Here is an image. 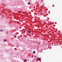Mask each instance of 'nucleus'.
Masks as SVG:
<instances>
[{
  "label": "nucleus",
  "instance_id": "obj_5",
  "mask_svg": "<svg viewBox=\"0 0 62 62\" xmlns=\"http://www.w3.org/2000/svg\"><path fill=\"white\" fill-rule=\"evenodd\" d=\"M28 5H30V2H29L28 3Z\"/></svg>",
  "mask_w": 62,
  "mask_h": 62
},
{
  "label": "nucleus",
  "instance_id": "obj_2",
  "mask_svg": "<svg viewBox=\"0 0 62 62\" xmlns=\"http://www.w3.org/2000/svg\"><path fill=\"white\" fill-rule=\"evenodd\" d=\"M39 61H41V59L40 58L39 59Z\"/></svg>",
  "mask_w": 62,
  "mask_h": 62
},
{
  "label": "nucleus",
  "instance_id": "obj_1",
  "mask_svg": "<svg viewBox=\"0 0 62 62\" xmlns=\"http://www.w3.org/2000/svg\"><path fill=\"white\" fill-rule=\"evenodd\" d=\"M29 34H31V31H29Z\"/></svg>",
  "mask_w": 62,
  "mask_h": 62
},
{
  "label": "nucleus",
  "instance_id": "obj_7",
  "mask_svg": "<svg viewBox=\"0 0 62 62\" xmlns=\"http://www.w3.org/2000/svg\"><path fill=\"white\" fill-rule=\"evenodd\" d=\"M1 31H3V30H1Z\"/></svg>",
  "mask_w": 62,
  "mask_h": 62
},
{
  "label": "nucleus",
  "instance_id": "obj_3",
  "mask_svg": "<svg viewBox=\"0 0 62 62\" xmlns=\"http://www.w3.org/2000/svg\"><path fill=\"white\" fill-rule=\"evenodd\" d=\"M4 42H5V41H7V40H6V39H4Z\"/></svg>",
  "mask_w": 62,
  "mask_h": 62
},
{
  "label": "nucleus",
  "instance_id": "obj_4",
  "mask_svg": "<svg viewBox=\"0 0 62 62\" xmlns=\"http://www.w3.org/2000/svg\"><path fill=\"white\" fill-rule=\"evenodd\" d=\"M35 51H34L33 52V53L35 54Z\"/></svg>",
  "mask_w": 62,
  "mask_h": 62
},
{
  "label": "nucleus",
  "instance_id": "obj_6",
  "mask_svg": "<svg viewBox=\"0 0 62 62\" xmlns=\"http://www.w3.org/2000/svg\"><path fill=\"white\" fill-rule=\"evenodd\" d=\"M26 61V60L25 59L24 60V62H25V61Z\"/></svg>",
  "mask_w": 62,
  "mask_h": 62
},
{
  "label": "nucleus",
  "instance_id": "obj_10",
  "mask_svg": "<svg viewBox=\"0 0 62 62\" xmlns=\"http://www.w3.org/2000/svg\"><path fill=\"white\" fill-rule=\"evenodd\" d=\"M36 55L35 56V57H36Z\"/></svg>",
  "mask_w": 62,
  "mask_h": 62
},
{
  "label": "nucleus",
  "instance_id": "obj_8",
  "mask_svg": "<svg viewBox=\"0 0 62 62\" xmlns=\"http://www.w3.org/2000/svg\"><path fill=\"white\" fill-rule=\"evenodd\" d=\"M23 32L24 33H25V31H23Z\"/></svg>",
  "mask_w": 62,
  "mask_h": 62
},
{
  "label": "nucleus",
  "instance_id": "obj_9",
  "mask_svg": "<svg viewBox=\"0 0 62 62\" xmlns=\"http://www.w3.org/2000/svg\"><path fill=\"white\" fill-rule=\"evenodd\" d=\"M18 38H20V36H18Z\"/></svg>",
  "mask_w": 62,
  "mask_h": 62
}]
</instances>
